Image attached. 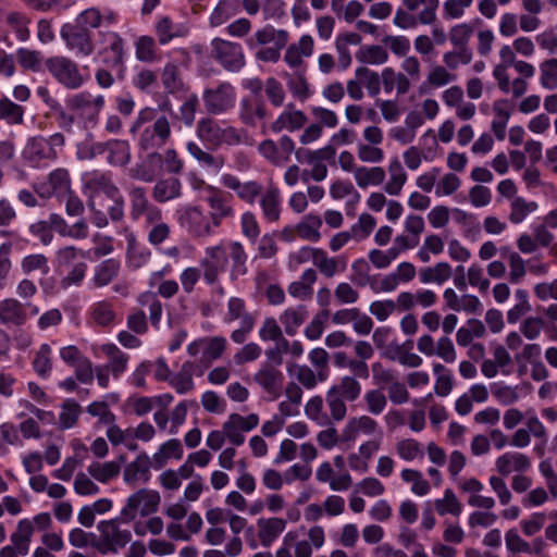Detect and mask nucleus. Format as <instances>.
<instances>
[{
	"mask_svg": "<svg viewBox=\"0 0 557 557\" xmlns=\"http://www.w3.org/2000/svg\"><path fill=\"white\" fill-rule=\"evenodd\" d=\"M318 278L317 272L313 269H307L302 272L300 280L292 282L288 285V293L290 296L299 299L310 298L312 295V285Z\"/></svg>",
	"mask_w": 557,
	"mask_h": 557,
	"instance_id": "44",
	"label": "nucleus"
},
{
	"mask_svg": "<svg viewBox=\"0 0 557 557\" xmlns=\"http://www.w3.org/2000/svg\"><path fill=\"white\" fill-rule=\"evenodd\" d=\"M347 258L345 256L330 257L327 252L320 248L317 258L313 259V265L326 278H332L347 269Z\"/></svg>",
	"mask_w": 557,
	"mask_h": 557,
	"instance_id": "31",
	"label": "nucleus"
},
{
	"mask_svg": "<svg viewBox=\"0 0 557 557\" xmlns=\"http://www.w3.org/2000/svg\"><path fill=\"white\" fill-rule=\"evenodd\" d=\"M64 144L65 137L62 133H54L49 137L33 136L27 139L22 158L30 168H46L58 159V148H62Z\"/></svg>",
	"mask_w": 557,
	"mask_h": 557,
	"instance_id": "3",
	"label": "nucleus"
},
{
	"mask_svg": "<svg viewBox=\"0 0 557 557\" xmlns=\"http://www.w3.org/2000/svg\"><path fill=\"white\" fill-rule=\"evenodd\" d=\"M60 36L66 48L77 58H87L95 52V42L91 30L86 27L65 23L60 29Z\"/></svg>",
	"mask_w": 557,
	"mask_h": 557,
	"instance_id": "13",
	"label": "nucleus"
},
{
	"mask_svg": "<svg viewBox=\"0 0 557 557\" xmlns=\"http://www.w3.org/2000/svg\"><path fill=\"white\" fill-rule=\"evenodd\" d=\"M121 523H125L121 519V515L111 520L100 521L97 529L100 537L92 546L101 554L117 553L119 549L125 547L132 540V533L128 529H121Z\"/></svg>",
	"mask_w": 557,
	"mask_h": 557,
	"instance_id": "6",
	"label": "nucleus"
},
{
	"mask_svg": "<svg viewBox=\"0 0 557 557\" xmlns=\"http://www.w3.org/2000/svg\"><path fill=\"white\" fill-rule=\"evenodd\" d=\"M97 36L99 44L97 59L103 66L115 70L117 78L123 79L127 54L125 39L114 30H99Z\"/></svg>",
	"mask_w": 557,
	"mask_h": 557,
	"instance_id": "5",
	"label": "nucleus"
},
{
	"mask_svg": "<svg viewBox=\"0 0 557 557\" xmlns=\"http://www.w3.org/2000/svg\"><path fill=\"white\" fill-rule=\"evenodd\" d=\"M169 383L181 395L193 391L195 387L193 363L188 361L183 363L181 371L172 376Z\"/></svg>",
	"mask_w": 557,
	"mask_h": 557,
	"instance_id": "53",
	"label": "nucleus"
},
{
	"mask_svg": "<svg viewBox=\"0 0 557 557\" xmlns=\"http://www.w3.org/2000/svg\"><path fill=\"white\" fill-rule=\"evenodd\" d=\"M495 468L503 476L512 472L523 473L531 468V459L522 453L507 451L496 459Z\"/></svg>",
	"mask_w": 557,
	"mask_h": 557,
	"instance_id": "27",
	"label": "nucleus"
},
{
	"mask_svg": "<svg viewBox=\"0 0 557 557\" xmlns=\"http://www.w3.org/2000/svg\"><path fill=\"white\" fill-rule=\"evenodd\" d=\"M127 194L129 200L128 213L133 222L144 220V224H146L162 213V210L149 200L146 188L132 185Z\"/></svg>",
	"mask_w": 557,
	"mask_h": 557,
	"instance_id": "14",
	"label": "nucleus"
},
{
	"mask_svg": "<svg viewBox=\"0 0 557 557\" xmlns=\"http://www.w3.org/2000/svg\"><path fill=\"white\" fill-rule=\"evenodd\" d=\"M206 202L210 209L208 216L214 228L220 227L224 221L235 218L236 211L232 194L211 185L206 187Z\"/></svg>",
	"mask_w": 557,
	"mask_h": 557,
	"instance_id": "7",
	"label": "nucleus"
},
{
	"mask_svg": "<svg viewBox=\"0 0 557 557\" xmlns=\"http://www.w3.org/2000/svg\"><path fill=\"white\" fill-rule=\"evenodd\" d=\"M33 371L42 380H48L53 370V351L49 344L42 343L33 351L30 361Z\"/></svg>",
	"mask_w": 557,
	"mask_h": 557,
	"instance_id": "29",
	"label": "nucleus"
},
{
	"mask_svg": "<svg viewBox=\"0 0 557 557\" xmlns=\"http://www.w3.org/2000/svg\"><path fill=\"white\" fill-rule=\"evenodd\" d=\"M537 203L535 201H527L522 197H515L510 201V212L508 215L509 221L512 224H519L535 210H537Z\"/></svg>",
	"mask_w": 557,
	"mask_h": 557,
	"instance_id": "54",
	"label": "nucleus"
},
{
	"mask_svg": "<svg viewBox=\"0 0 557 557\" xmlns=\"http://www.w3.org/2000/svg\"><path fill=\"white\" fill-rule=\"evenodd\" d=\"M221 184L224 188L233 190L239 200L250 206L255 205L265 190L260 182H242L239 177L231 173L221 176Z\"/></svg>",
	"mask_w": 557,
	"mask_h": 557,
	"instance_id": "20",
	"label": "nucleus"
},
{
	"mask_svg": "<svg viewBox=\"0 0 557 557\" xmlns=\"http://www.w3.org/2000/svg\"><path fill=\"white\" fill-rule=\"evenodd\" d=\"M38 313V306L32 302H22L16 298H5L0 302V322L4 325L22 326Z\"/></svg>",
	"mask_w": 557,
	"mask_h": 557,
	"instance_id": "15",
	"label": "nucleus"
},
{
	"mask_svg": "<svg viewBox=\"0 0 557 557\" xmlns=\"http://www.w3.org/2000/svg\"><path fill=\"white\" fill-rule=\"evenodd\" d=\"M248 255L244 245L237 240H221L215 245L207 246L199 260L202 278L208 285H215L220 276L226 272L231 261L230 277L233 281L247 274Z\"/></svg>",
	"mask_w": 557,
	"mask_h": 557,
	"instance_id": "1",
	"label": "nucleus"
},
{
	"mask_svg": "<svg viewBox=\"0 0 557 557\" xmlns=\"http://www.w3.org/2000/svg\"><path fill=\"white\" fill-rule=\"evenodd\" d=\"M491 393L503 406H510L519 399L518 387L506 385L503 382L493 383L491 385Z\"/></svg>",
	"mask_w": 557,
	"mask_h": 557,
	"instance_id": "61",
	"label": "nucleus"
},
{
	"mask_svg": "<svg viewBox=\"0 0 557 557\" xmlns=\"http://www.w3.org/2000/svg\"><path fill=\"white\" fill-rule=\"evenodd\" d=\"M323 222L320 215L309 213L305 215L299 223L296 224L298 238L311 243H318L321 239L320 228Z\"/></svg>",
	"mask_w": 557,
	"mask_h": 557,
	"instance_id": "40",
	"label": "nucleus"
},
{
	"mask_svg": "<svg viewBox=\"0 0 557 557\" xmlns=\"http://www.w3.org/2000/svg\"><path fill=\"white\" fill-rule=\"evenodd\" d=\"M16 59H17L18 64L24 70L38 72L41 67L44 55L40 51H37V50L20 48L16 51Z\"/></svg>",
	"mask_w": 557,
	"mask_h": 557,
	"instance_id": "64",
	"label": "nucleus"
},
{
	"mask_svg": "<svg viewBox=\"0 0 557 557\" xmlns=\"http://www.w3.org/2000/svg\"><path fill=\"white\" fill-rule=\"evenodd\" d=\"M403 4L409 12L416 11L420 5H424L423 10L419 13L418 20L420 24L429 25L436 20V10L438 8V0H401Z\"/></svg>",
	"mask_w": 557,
	"mask_h": 557,
	"instance_id": "48",
	"label": "nucleus"
},
{
	"mask_svg": "<svg viewBox=\"0 0 557 557\" xmlns=\"http://www.w3.org/2000/svg\"><path fill=\"white\" fill-rule=\"evenodd\" d=\"M66 104L72 110L81 111L86 123L96 125L99 114L104 108L106 99L102 95L92 96L88 91H82L69 97Z\"/></svg>",
	"mask_w": 557,
	"mask_h": 557,
	"instance_id": "18",
	"label": "nucleus"
},
{
	"mask_svg": "<svg viewBox=\"0 0 557 557\" xmlns=\"http://www.w3.org/2000/svg\"><path fill=\"white\" fill-rule=\"evenodd\" d=\"M104 151L109 152L108 162L112 165L123 166L129 162L131 150L129 144L126 140L111 139L104 144H95L89 157L92 158L95 153H102Z\"/></svg>",
	"mask_w": 557,
	"mask_h": 557,
	"instance_id": "24",
	"label": "nucleus"
},
{
	"mask_svg": "<svg viewBox=\"0 0 557 557\" xmlns=\"http://www.w3.org/2000/svg\"><path fill=\"white\" fill-rule=\"evenodd\" d=\"M347 403H355L361 396L362 387L360 382L352 375L342 376L337 383L330 387Z\"/></svg>",
	"mask_w": 557,
	"mask_h": 557,
	"instance_id": "42",
	"label": "nucleus"
},
{
	"mask_svg": "<svg viewBox=\"0 0 557 557\" xmlns=\"http://www.w3.org/2000/svg\"><path fill=\"white\" fill-rule=\"evenodd\" d=\"M386 173L381 166H358L355 169V181L360 188L368 186H377L385 180Z\"/></svg>",
	"mask_w": 557,
	"mask_h": 557,
	"instance_id": "46",
	"label": "nucleus"
},
{
	"mask_svg": "<svg viewBox=\"0 0 557 557\" xmlns=\"http://www.w3.org/2000/svg\"><path fill=\"white\" fill-rule=\"evenodd\" d=\"M451 267L447 262H438L434 267L421 268L419 270V280L422 284L434 283L442 285L451 276Z\"/></svg>",
	"mask_w": 557,
	"mask_h": 557,
	"instance_id": "43",
	"label": "nucleus"
},
{
	"mask_svg": "<svg viewBox=\"0 0 557 557\" xmlns=\"http://www.w3.org/2000/svg\"><path fill=\"white\" fill-rule=\"evenodd\" d=\"M387 171L389 178L384 185V190L391 196H398L408 180V175L398 158H393L389 161Z\"/></svg>",
	"mask_w": 557,
	"mask_h": 557,
	"instance_id": "38",
	"label": "nucleus"
},
{
	"mask_svg": "<svg viewBox=\"0 0 557 557\" xmlns=\"http://www.w3.org/2000/svg\"><path fill=\"white\" fill-rule=\"evenodd\" d=\"M26 108L8 96L0 97V121L9 126H22L25 123Z\"/></svg>",
	"mask_w": 557,
	"mask_h": 557,
	"instance_id": "36",
	"label": "nucleus"
},
{
	"mask_svg": "<svg viewBox=\"0 0 557 557\" xmlns=\"http://www.w3.org/2000/svg\"><path fill=\"white\" fill-rule=\"evenodd\" d=\"M237 116L247 127H257L269 117V110L260 96H244L238 104Z\"/></svg>",
	"mask_w": 557,
	"mask_h": 557,
	"instance_id": "19",
	"label": "nucleus"
},
{
	"mask_svg": "<svg viewBox=\"0 0 557 557\" xmlns=\"http://www.w3.org/2000/svg\"><path fill=\"white\" fill-rule=\"evenodd\" d=\"M395 448L397 455L406 461H411L417 458L422 459L424 456L422 445L413 438L397 442Z\"/></svg>",
	"mask_w": 557,
	"mask_h": 557,
	"instance_id": "60",
	"label": "nucleus"
},
{
	"mask_svg": "<svg viewBox=\"0 0 557 557\" xmlns=\"http://www.w3.org/2000/svg\"><path fill=\"white\" fill-rule=\"evenodd\" d=\"M434 505L440 516H445L447 513L459 516L462 510L461 504L450 488H447L444 492V497L436 499Z\"/></svg>",
	"mask_w": 557,
	"mask_h": 557,
	"instance_id": "63",
	"label": "nucleus"
},
{
	"mask_svg": "<svg viewBox=\"0 0 557 557\" xmlns=\"http://www.w3.org/2000/svg\"><path fill=\"white\" fill-rule=\"evenodd\" d=\"M356 59L363 64L380 65L387 61L388 53L379 45L362 46L356 53Z\"/></svg>",
	"mask_w": 557,
	"mask_h": 557,
	"instance_id": "52",
	"label": "nucleus"
},
{
	"mask_svg": "<svg viewBox=\"0 0 557 557\" xmlns=\"http://www.w3.org/2000/svg\"><path fill=\"white\" fill-rule=\"evenodd\" d=\"M258 537L263 547H270L286 528L283 518H260L257 521Z\"/></svg>",
	"mask_w": 557,
	"mask_h": 557,
	"instance_id": "30",
	"label": "nucleus"
},
{
	"mask_svg": "<svg viewBox=\"0 0 557 557\" xmlns=\"http://www.w3.org/2000/svg\"><path fill=\"white\" fill-rule=\"evenodd\" d=\"M253 380L274 399L280 397L282 393L284 375L282 371L274 367L271 362L261 363L260 368L253 375Z\"/></svg>",
	"mask_w": 557,
	"mask_h": 557,
	"instance_id": "22",
	"label": "nucleus"
},
{
	"mask_svg": "<svg viewBox=\"0 0 557 557\" xmlns=\"http://www.w3.org/2000/svg\"><path fill=\"white\" fill-rule=\"evenodd\" d=\"M135 55L140 62L152 63L159 60L158 48L153 37L139 36L135 44Z\"/></svg>",
	"mask_w": 557,
	"mask_h": 557,
	"instance_id": "50",
	"label": "nucleus"
},
{
	"mask_svg": "<svg viewBox=\"0 0 557 557\" xmlns=\"http://www.w3.org/2000/svg\"><path fill=\"white\" fill-rule=\"evenodd\" d=\"M160 494L154 490L140 488L134 494L129 495L126 499L125 506L121 510V519L129 523L137 517L139 511L140 516L147 517L154 513L160 505Z\"/></svg>",
	"mask_w": 557,
	"mask_h": 557,
	"instance_id": "8",
	"label": "nucleus"
},
{
	"mask_svg": "<svg viewBox=\"0 0 557 557\" xmlns=\"http://www.w3.org/2000/svg\"><path fill=\"white\" fill-rule=\"evenodd\" d=\"M172 131L166 115H160L154 123L146 126L138 138V146L145 151L164 147L171 139Z\"/></svg>",
	"mask_w": 557,
	"mask_h": 557,
	"instance_id": "16",
	"label": "nucleus"
},
{
	"mask_svg": "<svg viewBox=\"0 0 557 557\" xmlns=\"http://www.w3.org/2000/svg\"><path fill=\"white\" fill-rule=\"evenodd\" d=\"M227 342L222 336H213V337H206L203 338V349L202 355L200 358V362L208 367L211 364L214 360L219 359L225 348H226Z\"/></svg>",
	"mask_w": 557,
	"mask_h": 557,
	"instance_id": "49",
	"label": "nucleus"
},
{
	"mask_svg": "<svg viewBox=\"0 0 557 557\" xmlns=\"http://www.w3.org/2000/svg\"><path fill=\"white\" fill-rule=\"evenodd\" d=\"M377 422L369 417L361 416L358 418H352L348 421L344 429V436L347 440L352 438L358 432H361L367 435L373 434L377 429Z\"/></svg>",
	"mask_w": 557,
	"mask_h": 557,
	"instance_id": "51",
	"label": "nucleus"
},
{
	"mask_svg": "<svg viewBox=\"0 0 557 557\" xmlns=\"http://www.w3.org/2000/svg\"><path fill=\"white\" fill-rule=\"evenodd\" d=\"M32 536V527L28 518H24L17 522L15 531L10 535L11 545L20 550L22 556H26L29 550Z\"/></svg>",
	"mask_w": 557,
	"mask_h": 557,
	"instance_id": "45",
	"label": "nucleus"
},
{
	"mask_svg": "<svg viewBox=\"0 0 557 557\" xmlns=\"http://www.w3.org/2000/svg\"><path fill=\"white\" fill-rule=\"evenodd\" d=\"M355 77H357L362 87H364L370 97H375L381 91L382 77L379 73L366 67L360 66L356 69Z\"/></svg>",
	"mask_w": 557,
	"mask_h": 557,
	"instance_id": "56",
	"label": "nucleus"
},
{
	"mask_svg": "<svg viewBox=\"0 0 557 557\" xmlns=\"http://www.w3.org/2000/svg\"><path fill=\"white\" fill-rule=\"evenodd\" d=\"M100 350L108 358V363L103 364L113 379L117 380L127 370L129 355L121 350L115 344L109 343L100 347Z\"/></svg>",
	"mask_w": 557,
	"mask_h": 557,
	"instance_id": "28",
	"label": "nucleus"
},
{
	"mask_svg": "<svg viewBox=\"0 0 557 557\" xmlns=\"http://www.w3.org/2000/svg\"><path fill=\"white\" fill-rule=\"evenodd\" d=\"M381 77L383 88L387 94L396 89L397 95L403 96L410 89L409 78L404 73L396 72L393 67L383 69Z\"/></svg>",
	"mask_w": 557,
	"mask_h": 557,
	"instance_id": "39",
	"label": "nucleus"
},
{
	"mask_svg": "<svg viewBox=\"0 0 557 557\" xmlns=\"http://www.w3.org/2000/svg\"><path fill=\"white\" fill-rule=\"evenodd\" d=\"M46 69L50 75L67 89H78L85 83L78 64L70 58L55 55L46 60Z\"/></svg>",
	"mask_w": 557,
	"mask_h": 557,
	"instance_id": "9",
	"label": "nucleus"
},
{
	"mask_svg": "<svg viewBox=\"0 0 557 557\" xmlns=\"http://www.w3.org/2000/svg\"><path fill=\"white\" fill-rule=\"evenodd\" d=\"M84 188L88 190L89 199L100 201L102 195L107 198L116 196L120 189L112 182L110 173L101 171H90L83 175Z\"/></svg>",
	"mask_w": 557,
	"mask_h": 557,
	"instance_id": "21",
	"label": "nucleus"
},
{
	"mask_svg": "<svg viewBox=\"0 0 557 557\" xmlns=\"http://www.w3.org/2000/svg\"><path fill=\"white\" fill-rule=\"evenodd\" d=\"M258 151L271 164L283 166L290 161L295 141L287 135L281 136L277 141L264 139L259 144Z\"/></svg>",
	"mask_w": 557,
	"mask_h": 557,
	"instance_id": "17",
	"label": "nucleus"
},
{
	"mask_svg": "<svg viewBox=\"0 0 557 557\" xmlns=\"http://www.w3.org/2000/svg\"><path fill=\"white\" fill-rule=\"evenodd\" d=\"M152 198L158 203H165L182 196V182L174 176L156 182L151 190Z\"/></svg>",
	"mask_w": 557,
	"mask_h": 557,
	"instance_id": "32",
	"label": "nucleus"
},
{
	"mask_svg": "<svg viewBox=\"0 0 557 557\" xmlns=\"http://www.w3.org/2000/svg\"><path fill=\"white\" fill-rule=\"evenodd\" d=\"M346 400L329 388L325 398L320 395L311 397L305 405V414L319 426H331L347 417Z\"/></svg>",
	"mask_w": 557,
	"mask_h": 557,
	"instance_id": "2",
	"label": "nucleus"
},
{
	"mask_svg": "<svg viewBox=\"0 0 557 557\" xmlns=\"http://www.w3.org/2000/svg\"><path fill=\"white\" fill-rule=\"evenodd\" d=\"M151 460L147 454L138 455L135 460L125 466L123 471L124 482L135 487L138 484H145L150 480Z\"/></svg>",
	"mask_w": 557,
	"mask_h": 557,
	"instance_id": "26",
	"label": "nucleus"
},
{
	"mask_svg": "<svg viewBox=\"0 0 557 557\" xmlns=\"http://www.w3.org/2000/svg\"><path fill=\"white\" fill-rule=\"evenodd\" d=\"M116 317L114 305L107 299L92 304L88 311L90 323L101 327L113 326L116 323Z\"/></svg>",
	"mask_w": 557,
	"mask_h": 557,
	"instance_id": "33",
	"label": "nucleus"
},
{
	"mask_svg": "<svg viewBox=\"0 0 557 557\" xmlns=\"http://www.w3.org/2000/svg\"><path fill=\"white\" fill-rule=\"evenodd\" d=\"M309 312L305 305L289 307L280 314V322L288 336H294L308 319Z\"/></svg>",
	"mask_w": 557,
	"mask_h": 557,
	"instance_id": "37",
	"label": "nucleus"
},
{
	"mask_svg": "<svg viewBox=\"0 0 557 557\" xmlns=\"http://www.w3.org/2000/svg\"><path fill=\"white\" fill-rule=\"evenodd\" d=\"M17 213L13 205L8 198L0 199V236L1 237H15L17 234L8 227L16 220Z\"/></svg>",
	"mask_w": 557,
	"mask_h": 557,
	"instance_id": "58",
	"label": "nucleus"
},
{
	"mask_svg": "<svg viewBox=\"0 0 557 557\" xmlns=\"http://www.w3.org/2000/svg\"><path fill=\"white\" fill-rule=\"evenodd\" d=\"M154 34L159 45L165 46L175 38L184 37L187 34V28L175 24L169 16H160L154 24Z\"/></svg>",
	"mask_w": 557,
	"mask_h": 557,
	"instance_id": "35",
	"label": "nucleus"
},
{
	"mask_svg": "<svg viewBox=\"0 0 557 557\" xmlns=\"http://www.w3.org/2000/svg\"><path fill=\"white\" fill-rule=\"evenodd\" d=\"M211 58L228 72H238L246 63L242 45L222 38L212 39Z\"/></svg>",
	"mask_w": 557,
	"mask_h": 557,
	"instance_id": "11",
	"label": "nucleus"
},
{
	"mask_svg": "<svg viewBox=\"0 0 557 557\" xmlns=\"http://www.w3.org/2000/svg\"><path fill=\"white\" fill-rule=\"evenodd\" d=\"M473 30V26L470 23L456 24L449 29L448 39L454 48L471 49L469 42Z\"/></svg>",
	"mask_w": 557,
	"mask_h": 557,
	"instance_id": "59",
	"label": "nucleus"
},
{
	"mask_svg": "<svg viewBox=\"0 0 557 557\" xmlns=\"http://www.w3.org/2000/svg\"><path fill=\"white\" fill-rule=\"evenodd\" d=\"M202 100L209 114L221 115L235 107L236 89L228 82H220L216 86L203 90Z\"/></svg>",
	"mask_w": 557,
	"mask_h": 557,
	"instance_id": "10",
	"label": "nucleus"
},
{
	"mask_svg": "<svg viewBox=\"0 0 557 557\" xmlns=\"http://www.w3.org/2000/svg\"><path fill=\"white\" fill-rule=\"evenodd\" d=\"M88 473L101 483H108L120 473V465L115 461L91 462L87 468Z\"/></svg>",
	"mask_w": 557,
	"mask_h": 557,
	"instance_id": "55",
	"label": "nucleus"
},
{
	"mask_svg": "<svg viewBox=\"0 0 557 557\" xmlns=\"http://www.w3.org/2000/svg\"><path fill=\"white\" fill-rule=\"evenodd\" d=\"M21 270L25 275H30L34 272L47 275L50 271L48 258L42 253L27 255L21 260Z\"/></svg>",
	"mask_w": 557,
	"mask_h": 557,
	"instance_id": "57",
	"label": "nucleus"
},
{
	"mask_svg": "<svg viewBox=\"0 0 557 557\" xmlns=\"http://www.w3.org/2000/svg\"><path fill=\"white\" fill-rule=\"evenodd\" d=\"M52 193L57 196H64L71 191L70 174L65 169L53 170L48 176Z\"/></svg>",
	"mask_w": 557,
	"mask_h": 557,
	"instance_id": "62",
	"label": "nucleus"
},
{
	"mask_svg": "<svg viewBox=\"0 0 557 557\" xmlns=\"http://www.w3.org/2000/svg\"><path fill=\"white\" fill-rule=\"evenodd\" d=\"M186 149L190 156H193L201 164L213 169L219 172L225 164V158L223 156H214L208 151H205L197 143L188 141Z\"/></svg>",
	"mask_w": 557,
	"mask_h": 557,
	"instance_id": "47",
	"label": "nucleus"
},
{
	"mask_svg": "<svg viewBox=\"0 0 557 557\" xmlns=\"http://www.w3.org/2000/svg\"><path fill=\"white\" fill-rule=\"evenodd\" d=\"M197 137L211 148L223 145L237 146L244 143L245 131L233 125H225L213 117H203L196 125Z\"/></svg>",
	"mask_w": 557,
	"mask_h": 557,
	"instance_id": "4",
	"label": "nucleus"
},
{
	"mask_svg": "<svg viewBox=\"0 0 557 557\" xmlns=\"http://www.w3.org/2000/svg\"><path fill=\"white\" fill-rule=\"evenodd\" d=\"M262 218L267 223H277L282 214V195L275 185H270L258 199Z\"/></svg>",
	"mask_w": 557,
	"mask_h": 557,
	"instance_id": "23",
	"label": "nucleus"
},
{
	"mask_svg": "<svg viewBox=\"0 0 557 557\" xmlns=\"http://www.w3.org/2000/svg\"><path fill=\"white\" fill-rule=\"evenodd\" d=\"M180 225L194 238H208L214 234V227L208 215L198 206H186L176 211Z\"/></svg>",
	"mask_w": 557,
	"mask_h": 557,
	"instance_id": "12",
	"label": "nucleus"
},
{
	"mask_svg": "<svg viewBox=\"0 0 557 557\" xmlns=\"http://www.w3.org/2000/svg\"><path fill=\"white\" fill-rule=\"evenodd\" d=\"M147 230V240L151 246L158 247L171 237V226L163 221V213L153 221L144 224Z\"/></svg>",
	"mask_w": 557,
	"mask_h": 557,
	"instance_id": "41",
	"label": "nucleus"
},
{
	"mask_svg": "<svg viewBox=\"0 0 557 557\" xmlns=\"http://www.w3.org/2000/svg\"><path fill=\"white\" fill-rule=\"evenodd\" d=\"M121 272V261L116 258H109L101 261L94 269L91 283L96 288L111 284Z\"/></svg>",
	"mask_w": 557,
	"mask_h": 557,
	"instance_id": "34",
	"label": "nucleus"
},
{
	"mask_svg": "<svg viewBox=\"0 0 557 557\" xmlns=\"http://www.w3.org/2000/svg\"><path fill=\"white\" fill-rule=\"evenodd\" d=\"M307 122L306 114L295 109L293 103H288L280 115L270 125L271 132L277 134L283 131L296 132L301 129Z\"/></svg>",
	"mask_w": 557,
	"mask_h": 557,
	"instance_id": "25",
	"label": "nucleus"
}]
</instances>
